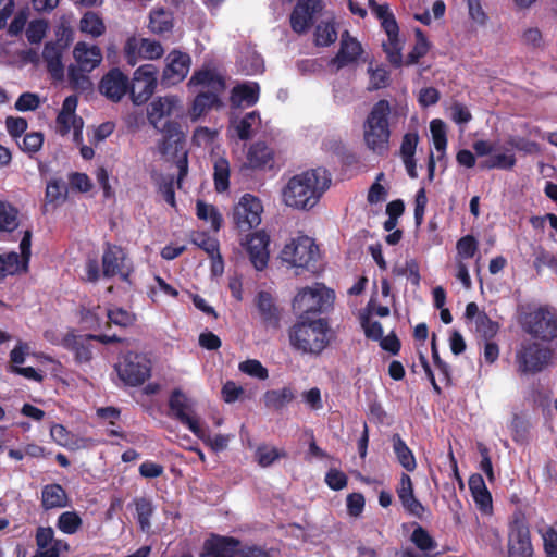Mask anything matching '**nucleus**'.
<instances>
[{
  "label": "nucleus",
  "instance_id": "39448f33",
  "mask_svg": "<svg viewBox=\"0 0 557 557\" xmlns=\"http://www.w3.org/2000/svg\"><path fill=\"white\" fill-rule=\"evenodd\" d=\"M282 260L292 267L315 273L320 269V249L314 239L300 235L286 244L281 252Z\"/></svg>",
  "mask_w": 557,
  "mask_h": 557
},
{
  "label": "nucleus",
  "instance_id": "423d86ee",
  "mask_svg": "<svg viewBox=\"0 0 557 557\" xmlns=\"http://www.w3.org/2000/svg\"><path fill=\"white\" fill-rule=\"evenodd\" d=\"M554 359V350L539 342L523 341L516 350L515 364L520 374H536Z\"/></svg>",
  "mask_w": 557,
  "mask_h": 557
},
{
  "label": "nucleus",
  "instance_id": "58836bf2",
  "mask_svg": "<svg viewBox=\"0 0 557 557\" xmlns=\"http://www.w3.org/2000/svg\"><path fill=\"white\" fill-rule=\"evenodd\" d=\"M173 28V16L163 8L152 10L149 14V29L153 34H163Z\"/></svg>",
  "mask_w": 557,
  "mask_h": 557
},
{
  "label": "nucleus",
  "instance_id": "4be33fe9",
  "mask_svg": "<svg viewBox=\"0 0 557 557\" xmlns=\"http://www.w3.org/2000/svg\"><path fill=\"white\" fill-rule=\"evenodd\" d=\"M255 306L262 323L268 327L278 329L282 318V309L276 304L270 292L260 290L255 297Z\"/></svg>",
  "mask_w": 557,
  "mask_h": 557
},
{
  "label": "nucleus",
  "instance_id": "dca6fc26",
  "mask_svg": "<svg viewBox=\"0 0 557 557\" xmlns=\"http://www.w3.org/2000/svg\"><path fill=\"white\" fill-rule=\"evenodd\" d=\"M166 61L161 77L162 85L171 86L184 81L191 64L190 55L186 52L173 50L168 54Z\"/></svg>",
  "mask_w": 557,
  "mask_h": 557
},
{
  "label": "nucleus",
  "instance_id": "69168bd1",
  "mask_svg": "<svg viewBox=\"0 0 557 557\" xmlns=\"http://www.w3.org/2000/svg\"><path fill=\"white\" fill-rule=\"evenodd\" d=\"M384 178V173L377 174L375 182L370 186L367 200L369 203H377L384 201L387 197V189L380 183Z\"/></svg>",
  "mask_w": 557,
  "mask_h": 557
},
{
  "label": "nucleus",
  "instance_id": "393cba45",
  "mask_svg": "<svg viewBox=\"0 0 557 557\" xmlns=\"http://www.w3.org/2000/svg\"><path fill=\"white\" fill-rule=\"evenodd\" d=\"M73 58L76 65L82 66L87 73L94 71L102 61V51L97 45H88L85 41H78L73 49Z\"/></svg>",
  "mask_w": 557,
  "mask_h": 557
},
{
  "label": "nucleus",
  "instance_id": "9b49d317",
  "mask_svg": "<svg viewBox=\"0 0 557 557\" xmlns=\"http://www.w3.org/2000/svg\"><path fill=\"white\" fill-rule=\"evenodd\" d=\"M262 212L260 199L251 194H244L233 208V223L240 232H248L261 223Z\"/></svg>",
  "mask_w": 557,
  "mask_h": 557
},
{
  "label": "nucleus",
  "instance_id": "338daca9",
  "mask_svg": "<svg viewBox=\"0 0 557 557\" xmlns=\"http://www.w3.org/2000/svg\"><path fill=\"white\" fill-rule=\"evenodd\" d=\"M244 394V388L237 385L234 381H226L221 389L222 399L226 404H233L239 400Z\"/></svg>",
  "mask_w": 557,
  "mask_h": 557
},
{
  "label": "nucleus",
  "instance_id": "2eb2a0df",
  "mask_svg": "<svg viewBox=\"0 0 557 557\" xmlns=\"http://www.w3.org/2000/svg\"><path fill=\"white\" fill-rule=\"evenodd\" d=\"M322 9L321 0H298L290 13L292 29L299 35L307 33Z\"/></svg>",
  "mask_w": 557,
  "mask_h": 557
},
{
  "label": "nucleus",
  "instance_id": "7ed1b4c3",
  "mask_svg": "<svg viewBox=\"0 0 557 557\" xmlns=\"http://www.w3.org/2000/svg\"><path fill=\"white\" fill-rule=\"evenodd\" d=\"M391 104L381 99L373 104L363 122V141L374 154L384 157L389 151L391 127L388 116Z\"/></svg>",
  "mask_w": 557,
  "mask_h": 557
},
{
  "label": "nucleus",
  "instance_id": "5fc2aeb1",
  "mask_svg": "<svg viewBox=\"0 0 557 557\" xmlns=\"http://www.w3.org/2000/svg\"><path fill=\"white\" fill-rule=\"evenodd\" d=\"M383 50L393 66L400 67L405 63L403 61L401 46L398 37L388 38L387 42H383Z\"/></svg>",
  "mask_w": 557,
  "mask_h": 557
},
{
  "label": "nucleus",
  "instance_id": "603ef678",
  "mask_svg": "<svg viewBox=\"0 0 557 557\" xmlns=\"http://www.w3.org/2000/svg\"><path fill=\"white\" fill-rule=\"evenodd\" d=\"M430 131L435 149L444 153L447 147L446 124L440 119H434L430 123Z\"/></svg>",
  "mask_w": 557,
  "mask_h": 557
},
{
  "label": "nucleus",
  "instance_id": "ddd939ff",
  "mask_svg": "<svg viewBox=\"0 0 557 557\" xmlns=\"http://www.w3.org/2000/svg\"><path fill=\"white\" fill-rule=\"evenodd\" d=\"M32 232L26 230L20 243L21 255L15 251L0 255V281L26 270L30 258Z\"/></svg>",
  "mask_w": 557,
  "mask_h": 557
},
{
  "label": "nucleus",
  "instance_id": "1a4fd4ad",
  "mask_svg": "<svg viewBox=\"0 0 557 557\" xmlns=\"http://www.w3.org/2000/svg\"><path fill=\"white\" fill-rule=\"evenodd\" d=\"M170 416L193 432L194 435L205 441V430L193 410V401L181 388H174L169 397Z\"/></svg>",
  "mask_w": 557,
  "mask_h": 557
},
{
  "label": "nucleus",
  "instance_id": "bf43d9fd",
  "mask_svg": "<svg viewBox=\"0 0 557 557\" xmlns=\"http://www.w3.org/2000/svg\"><path fill=\"white\" fill-rule=\"evenodd\" d=\"M510 430L512 433V440L515 442L523 443L527 441L529 433V423L523 417L519 414H513L510 422Z\"/></svg>",
  "mask_w": 557,
  "mask_h": 557
},
{
  "label": "nucleus",
  "instance_id": "680f3d73",
  "mask_svg": "<svg viewBox=\"0 0 557 557\" xmlns=\"http://www.w3.org/2000/svg\"><path fill=\"white\" fill-rule=\"evenodd\" d=\"M326 485L333 491H341L348 484V476L336 468H331L324 479Z\"/></svg>",
  "mask_w": 557,
  "mask_h": 557
},
{
  "label": "nucleus",
  "instance_id": "f8f14e48",
  "mask_svg": "<svg viewBox=\"0 0 557 557\" xmlns=\"http://www.w3.org/2000/svg\"><path fill=\"white\" fill-rule=\"evenodd\" d=\"M157 74L158 69L150 63L140 65L134 72L133 81L129 82L128 92L135 104H144L153 95L158 83Z\"/></svg>",
  "mask_w": 557,
  "mask_h": 557
},
{
  "label": "nucleus",
  "instance_id": "f3484780",
  "mask_svg": "<svg viewBox=\"0 0 557 557\" xmlns=\"http://www.w3.org/2000/svg\"><path fill=\"white\" fill-rule=\"evenodd\" d=\"M125 261L126 253L122 247L107 244L102 255V275L108 278L120 275L122 281L128 282L131 270H125Z\"/></svg>",
  "mask_w": 557,
  "mask_h": 557
},
{
  "label": "nucleus",
  "instance_id": "e2e57ef3",
  "mask_svg": "<svg viewBox=\"0 0 557 557\" xmlns=\"http://www.w3.org/2000/svg\"><path fill=\"white\" fill-rule=\"evenodd\" d=\"M47 26V22L44 20L32 21L26 29V38L29 44H39L46 36Z\"/></svg>",
  "mask_w": 557,
  "mask_h": 557
},
{
  "label": "nucleus",
  "instance_id": "c756f323",
  "mask_svg": "<svg viewBox=\"0 0 557 557\" xmlns=\"http://www.w3.org/2000/svg\"><path fill=\"white\" fill-rule=\"evenodd\" d=\"M260 87L256 82L243 83L233 87L231 102L234 107L245 103L248 107L256 104L259 100Z\"/></svg>",
  "mask_w": 557,
  "mask_h": 557
},
{
  "label": "nucleus",
  "instance_id": "0eeeda50",
  "mask_svg": "<svg viewBox=\"0 0 557 557\" xmlns=\"http://www.w3.org/2000/svg\"><path fill=\"white\" fill-rule=\"evenodd\" d=\"M507 555L508 557H533L534 555L529 523L520 511L515 512L508 523Z\"/></svg>",
  "mask_w": 557,
  "mask_h": 557
},
{
  "label": "nucleus",
  "instance_id": "f704fd0d",
  "mask_svg": "<svg viewBox=\"0 0 557 557\" xmlns=\"http://www.w3.org/2000/svg\"><path fill=\"white\" fill-rule=\"evenodd\" d=\"M83 119L77 115L66 114L59 112L55 120V129L57 133L61 136H65L70 133L71 128L74 129V139L82 140V128H83Z\"/></svg>",
  "mask_w": 557,
  "mask_h": 557
},
{
  "label": "nucleus",
  "instance_id": "412c9836",
  "mask_svg": "<svg viewBox=\"0 0 557 557\" xmlns=\"http://www.w3.org/2000/svg\"><path fill=\"white\" fill-rule=\"evenodd\" d=\"M396 493L407 513L418 519L423 518L425 507L416 497L412 480L407 473H401Z\"/></svg>",
  "mask_w": 557,
  "mask_h": 557
},
{
  "label": "nucleus",
  "instance_id": "49530a36",
  "mask_svg": "<svg viewBox=\"0 0 557 557\" xmlns=\"http://www.w3.org/2000/svg\"><path fill=\"white\" fill-rule=\"evenodd\" d=\"M135 507L140 530L144 532L149 531L151 527L150 519L153 515V506L151 500L145 497L137 498L135 500Z\"/></svg>",
  "mask_w": 557,
  "mask_h": 557
},
{
  "label": "nucleus",
  "instance_id": "4d7b16f0",
  "mask_svg": "<svg viewBox=\"0 0 557 557\" xmlns=\"http://www.w3.org/2000/svg\"><path fill=\"white\" fill-rule=\"evenodd\" d=\"M44 144V135L40 132H32L25 134L18 147L22 151L33 154L38 152Z\"/></svg>",
  "mask_w": 557,
  "mask_h": 557
},
{
  "label": "nucleus",
  "instance_id": "ea45409f",
  "mask_svg": "<svg viewBox=\"0 0 557 557\" xmlns=\"http://www.w3.org/2000/svg\"><path fill=\"white\" fill-rule=\"evenodd\" d=\"M230 162L224 157L215 159L213 164V182L218 193H224L230 188Z\"/></svg>",
  "mask_w": 557,
  "mask_h": 557
},
{
  "label": "nucleus",
  "instance_id": "4c0bfd02",
  "mask_svg": "<svg viewBox=\"0 0 557 557\" xmlns=\"http://www.w3.org/2000/svg\"><path fill=\"white\" fill-rule=\"evenodd\" d=\"M337 35L338 33L333 20L321 21L314 28V45L317 47H329L336 41Z\"/></svg>",
  "mask_w": 557,
  "mask_h": 557
},
{
  "label": "nucleus",
  "instance_id": "09e8293b",
  "mask_svg": "<svg viewBox=\"0 0 557 557\" xmlns=\"http://www.w3.org/2000/svg\"><path fill=\"white\" fill-rule=\"evenodd\" d=\"M87 71L82 66L71 64L67 69L69 83L73 89L87 90L91 87V81L86 75Z\"/></svg>",
  "mask_w": 557,
  "mask_h": 557
},
{
  "label": "nucleus",
  "instance_id": "774afa93",
  "mask_svg": "<svg viewBox=\"0 0 557 557\" xmlns=\"http://www.w3.org/2000/svg\"><path fill=\"white\" fill-rule=\"evenodd\" d=\"M28 123L24 117L8 116L5 119V127L9 135L17 140L27 129Z\"/></svg>",
  "mask_w": 557,
  "mask_h": 557
},
{
  "label": "nucleus",
  "instance_id": "864d4df0",
  "mask_svg": "<svg viewBox=\"0 0 557 557\" xmlns=\"http://www.w3.org/2000/svg\"><path fill=\"white\" fill-rule=\"evenodd\" d=\"M239 370L258 380H267L269 377L268 369L257 359H248L246 361H242L238 366Z\"/></svg>",
  "mask_w": 557,
  "mask_h": 557
},
{
  "label": "nucleus",
  "instance_id": "13d9d810",
  "mask_svg": "<svg viewBox=\"0 0 557 557\" xmlns=\"http://www.w3.org/2000/svg\"><path fill=\"white\" fill-rule=\"evenodd\" d=\"M259 119V114L256 111L248 112L243 119L236 124V133L240 140H248L251 138L252 125Z\"/></svg>",
  "mask_w": 557,
  "mask_h": 557
},
{
  "label": "nucleus",
  "instance_id": "e433bc0d",
  "mask_svg": "<svg viewBox=\"0 0 557 557\" xmlns=\"http://www.w3.org/2000/svg\"><path fill=\"white\" fill-rule=\"evenodd\" d=\"M196 215L201 221L210 222L214 232L220 231L222 227L223 218L218 208L201 199L196 201Z\"/></svg>",
  "mask_w": 557,
  "mask_h": 557
},
{
  "label": "nucleus",
  "instance_id": "3c124183",
  "mask_svg": "<svg viewBox=\"0 0 557 557\" xmlns=\"http://www.w3.org/2000/svg\"><path fill=\"white\" fill-rule=\"evenodd\" d=\"M545 557H557V521L540 530Z\"/></svg>",
  "mask_w": 557,
  "mask_h": 557
},
{
  "label": "nucleus",
  "instance_id": "c85d7f7f",
  "mask_svg": "<svg viewBox=\"0 0 557 557\" xmlns=\"http://www.w3.org/2000/svg\"><path fill=\"white\" fill-rule=\"evenodd\" d=\"M69 497L62 485L58 483H50L41 490V507L48 511L55 508L66 507Z\"/></svg>",
  "mask_w": 557,
  "mask_h": 557
},
{
  "label": "nucleus",
  "instance_id": "6ab92c4d",
  "mask_svg": "<svg viewBox=\"0 0 557 557\" xmlns=\"http://www.w3.org/2000/svg\"><path fill=\"white\" fill-rule=\"evenodd\" d=\"M239 546L236 537L212 533L205 540L200 557H235Z\"/></svg>",
  "mask_w": 557,
  "mask_h": 557
},
{
  "label": "nucleus",
  "instance_id": "5701e85b",
  "mask_svg": "<svg viewBox=\"0 0 557 557\" xmlns=\"http://www.w3.org/2000/svg\"><path fill=\"white\" fill-rule=\"evenodd\" d=\"M269 244L270 238L264 232H256L247 240V252L257 271H262L268 265Z\"/></svg>",
  "mask_w": 557,
  "mask_h": 557
},
{
  "label": "nucleus",
  "instance_id": "0e129e2a",
  "mask_svg": "<svg viewBox=\"0 0 557 557\" xmlns=\"http://www.w3.org/2000/svg\"><path fill=\"white\" fill-rule=\"evenodd\" d=\"M107 315L111 323L122 327H127L135 321V315L123 308L110 309Z\"/></svg>",
  "mask_w": 557,
  "mask_h": 557
},
{
  "label": "nucleus",
  "instance_id": "6e6d98bb",
  "mask_svg": "<svg viewBox=\"0 0 557 557\" xmlns=\"http://www.w3.org/2000/svg\"><path fill=\"white\" fill-rule=\"evenodd\" d=\"M163 53L164 49L159 41L148 38L140 39L139 55L141 58L148 60H156L161 58Z\"/></svg>",
  "mask_w": 557,
  "mask_h": 557
},
{
  "label": "nucleus",
  "instance_id": "8fccbe9b",
  "mask_svg": "<svg viewBox=\"0 0 557 557\" xmlns=\"http://www.w3.org/2000/svg\"><path fill=\"white\" fill-rule=\"evenodd\" d=\"M475 330L485 341H491L498 333L499 324L482 311L475 319Z\"/></svg>",
  "mask_w": 557,
  "mask_h": 557
},
{
  "label": "nucleus",
  "instance_id": "6e6552de",
  "mask_svg": "<svg viewBox=\"0 0 557 557\" xmlns=\"http://www.w3.org/2000/svg\"><path fill=\"white\" fill-rule=\"evenodd\" d=\"M521 325L525 333L542 342H552L557 338V317L547 308L540 307L525 313Z\"/></svg>",
  "mask_w": 557,
  "mask_h": 557
},
{
  "label": "nucleus",
  "instance_id": "2f4dec72",
  "mask_svg": "<svg viewBox=\"0 0 557 557\" xmlns=\"http://www.w3.org/2000/svg\"><path fill=\"white\" fill-rule=\"evenodd\" d=\"M220 94L218 91H201L199 92L193 102L190 109V115L193 120L199 119L206 114L212 108H219L222 106L220 100Z\"/></svg>",
  "mask_w": 557,
  "mask_h": 557
},
{
  "label": "nucleus",
  "instance_id": "a211bd4d",
  "mask_svg": "<svg viewBox=\"0 0 557 557\" xmlns=\"http://www.w3.org/2000/svg\"><path fill=\"white\" fill-rule=\"evenodd\" d=\"M129 79L119 67L111 69L99 82V91L113 102H119L128 92Z\"/></svg>",
  "mask_w": 557,
  "mask_h": 557
},
{
  "label": "nucleus",
  "instance_id": "f03ea898",
  "mask_svg": "<svg viewBox=\"0 0 557 557\" xmlns=\"http://www.w3.org/2000/svg\"><path fill=\"white\" fill-rule=\"evenodd\" d=\"M331 326L326 318L299 319L288 330L290 347L301 355L318 357L331 342Z\"/></svg>",
  "mask_w": 557,
  "mask_h": 557
},
{
  "label": "nucleus",
  "instance_id": "a878e982",
  "mask_svg": "<svg viewBox=\"0 0 557 557\" xmlns=\"http://www.w3.org/2000/svg\"><path fill=\"white\" fill-rule=\"evenodd\" d=\"M274 152L264 141L253 143L246 154V166L252 170L272 169Z\"/></svg>",
  "mask_w": 557,
  "mask_h": 557
},
{
  "label": "nucleus",
  "instance_id": "052dcab7",
  "mask_svg": "<svg viewBox=\"0 0 557 557\" xmlns=\"http://www.w3.org/2000/svg\"><path fill=\"white\" fill-rule=\"evenodd\" d=\"M478 240L473 235H466L458 239L456 249L458 255L463 259L473 258L478 250Z\"/></svg>",
  "mask_w": 557,
  "mask_h": 557
},
{
  "label": "nucleus",
  "instance_id": "37998d69",
  "mask_svg": "<svg viewBox=\"0 0 557 557\" xmlns=\"http://www.w3.org/2000/svg\"><path fill=\"white\" fill-rule=\"evenodd\" d=\"M416 35V44L412 47L411 51L408 53L407 59L405 61V65H413L417 64L421 58H423L430 50V42L425 37L424 33L417 28L414 32Z\"/></svg>",
  "mask_w": 557,
  "mask_h": 557
},
{
  "label": "nucleus",
  "instance_id": "cd10ccee",
  "mask_svg": "<svg viewBox=\"0 0 557 557\" xmlns=\"http://www.w3.org/2000/svg\"><path fill=\"white\" fill-rule=\"evenodd\" d=\"M190 242L197 247L201 248L212 259V271L216 272V267L222 271L223 259L220 253L218 239L211 237L206 232H196L193 234Z\"/></svg>",
  "mask_w": 557,
  "mask_h": 557
},
{
  "label": "nucleus",
  "instance_id": "473e14b6",
  "mask_svg": "<svg viewBox=\"0 0 557 557\" xmlns=\"http://www.w3.org/2000/svg\"><path fill=\"white\" fill-rule=\"evenodd\" d=\"M392 444L394 454L401 467L408 472L414 471L417 468L416 457L398 433L393 434Z\"/></svg>",
  "mask_w": 557,
  "mask_h": 557
},
{
  "label": "nucleus",
  "instance_id": "bb28decb",
  "mask_svg": "<svg viewBox=\"0 0 557 557\" xmlns=\"http://www.w3.org/2000/svg\"><path fill=\"white\" fill-rule=\"evenodd\" d=\"M188 87L203 86L208 87V91L223 92L226 85L224 78L211 69H201L195 71L188 81Z\"/></svg>",
  "mask_w": 557,
  "mask_h": 557
},
{
  "label": "nucleus",
  "instance_id": "f257e3e1",
  "mask_svg": "<svg viewBox=\"0 0 557 557\" xmlns=\"http://www.w3.org/2000/svg\"><path fill=\"white\" fill-rule=\"evenodd\" d=\"M331 185V174L317 168L294 175L282 190L283 202L295 209L313 208Z\"/></svg>",
  "mask_w": 557,
  "mask_h": 557
},
{
  "label": "nucleus",
  "instance_id": "a19ab883",
  "mask_svg": "<svg viewBox=\"0 0 557 557\" xmlns=\"http://www.w3.org/2000/svg\"><path fill=\"white\" fill-rule=\"evenodd\" d=\"M18 224L17 208L8 201L0 200V232L12 233Z\"/></svg>",
  "mask_w": 557,
  "mask_h": 557
},
{
  "label": "nucleus",
  "instance_id": "a18cd8bd",
  "mask_svg": "<svg viewBox=\"0 0 557 557\" xmlns=\"http://www.w3.org/2000/svg\"><path fill=\"white\" fill-rule=\"evenodd\" d=\"M83 520L76 511H64L57 520V528L65 534H75L82 527Z\"/></svg>",
  "mask_w": 557,
  "mask_h": 557
},
{
  "label": "nucleus",
  "instance_id": "c9c22d12",
  "mask_svg": "<svg viewBox=\"0 0 557 557\" xmlns=\"http://www.w3.org/2000/svg\"><path fill=\"white\" fill-rule=\"evenodd\" d=\"M174 101L171 98H158L150 102L148 106V121L149 123L158 128V123L164 117L172 113Z\"/></svg>",
  "mask_w": 557,
  "mask_h": 557
},
{
  "label": "nucleus",
  "instance_id": "72a5a7b5",
  "mask_svg": "<svg viewBox=\"0 0 557 557\" xmlns=\"http://www.w3.org/2000/svg\"><path fill=\"white\" fill-rule=\"evenodd\" d=\"M295 394L292 387L281 389H269L263 394L264 406L271 410L280 411L292 403Z\"/></svg>",
  "mask_w": 557,
  "mask_h": 557
},
{
  "label": "nucleus",
  "instance_id": "aec40b11",
  "mask_svg": "<svg viewBox=\"0 0 557 557\" xmlns=\"http://www.w3.org/2000/svg\"><path fill=\"white\" fill-rule=\"evenodd\" d=\"M363 52L361 44L350 35L348 30H344L341 35L339 49L331 59L330 65L337 70L356 63Z\"/></svg>",
  "mask_w": 557,
  "mask_h": 557
},
{
  "label": "nucleus",
  "instance_id": "b1692460",
  "mask_svg": "<svg viewBox=\"0 0 557 557\" xmlns=\"http://www.w3.org/2000/svg\"><path fill=\"white\" fill-rule=\"evenodd\" d=\"M92 334L76 335L71 332L62 338L61 345L74 354L77 363H86L92 358Z\"/></svg>",
  "mask_w": 557,
  "mask_h": 557
},
{
  "label": "nucleus",
  "instance_id": "20e7f679",
  "mask_svg": "<svg viewBox=\"0 0 557 557\" xmlns=\"http://www.w3.org/2000/svg\"><path fill=\"white\" fill-rule=\"evenodd\" d=\"M335 292L323 283L300 288L293 299L292 307L299 319H315L333 310Z\"/></svg>",
  "mask_w": 557,
  "mask_h": 557
},
{
  "label": "nucleus",
  "instance_id": "7c9ffc66",
  "mask_svg": "<svg viewBox=\"0 0 557 557\" xmlns=\"http://www.w3.org/2000/svg\"><path fill=\"white\" fill-rule=\"evenodd\" d=\"M42 59L47 64V70L53 78L61 79L64 75V65L62 63V50L52 42L48 41L44 46Z\"/></svg>",
  "mask_w": 557,
  "mask_h": 557
},
{
  "label": "nucleus",
  "instance_id": "c03bdc74",
  "mask_svg": "<svg viewBox=\"0 0 557 557\" xmlns=\"http://www.w3.org/2000/svg\"><path fill=\"white\" fill-rule=\"evenodd\" d=\"M411 543L421 552L428 553L436 549L437 543L426 529L420 524H416L411 535Z\"/></svg>",
  "mask_w": 557,
  "mask_h": 557
},
{
  "label": "nucleus",
  "instance_id": "de8ad7c7",
  "mask_svg": "<svg viewBox=\"0 0 557 557\" xmlns=\"http://www.w3.org/2000/svg\"><path fill=\"white\" fill-rule=\"evenodd\" d=\"M256 459L259 466L267 468L281 458H286L287 454L285 450H280L275 447H269L267 445H260L256 449Z\"/></svg>",
  "mask_w": 557,
  "mask_h": 557
},
{
  "label": "nucleus",
  "instance_id": "9d476101",
  "mask_svg": "<svg viewBox=\"0 0 557 557\" xmlns=\"http://www.w3.org/2000/svg\"><path fill=\"white\" fill-rule=\"evenodd\" d=\"M119 377L129 386H139L150 377V360L143 354L128 351L115 364Z\"/></svg>",
  "mask_w": 557,
  "mask_h": 557
},
{
  "label": "nucleus",
  "instance_id": "79ce46f5",
  "mask_svg": "<svg viewBox=\"0 0 557 557\" xmlns=\"http://www.w3.org/2000/svg\"><path fill=\"white\" fill-rule=\"evenodd\" d=\"M79 30L97 38L104 34L106 26L102 18L97 13L88 11L81 18Z\"/></svg>",
  "mask_w": 557,
  "mask_h": 557
},
{
  "label": "nucleus",
  "instance_id": "4468645a",
  "mask_svg": "<svg viewBox=\"0 0 557 557\" xmlns=\"http://www.w3.org/2000/svg\"><path fill=\"white\" fill-rule=\"evenodd\" d=\"M51 527H38L35 531L37 550L32 557H60L62 553L70 550L65 540L55 539Z\"/></svg>",
  "mask_w": 557,
  "mask_h": 557
}]
</instances>
